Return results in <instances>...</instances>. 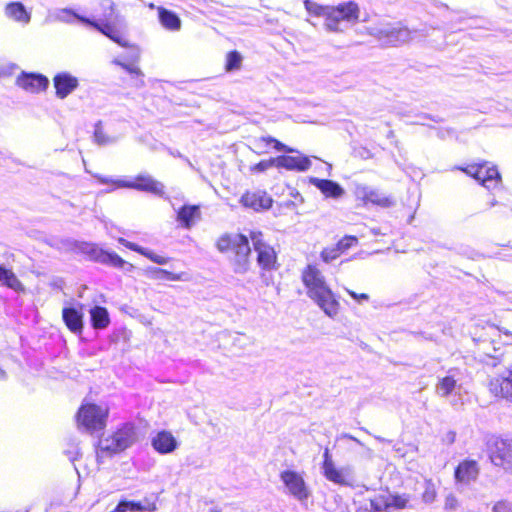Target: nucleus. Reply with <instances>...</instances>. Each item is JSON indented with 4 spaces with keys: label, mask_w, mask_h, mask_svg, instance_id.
<instances>
[{
    "label": "nucleus",
    "mask_w": 512,
    "mask_h": 512,
    "mask_svg": "<svg viewBox=\"0 0 512 512\" xmlns=\"http://www.w3.org/2000/svg\"><path fill=\"white\" fill-rule=\"evenodd\" d=\"M302 280L308 289V296L328 317L335 318L339 313L340 303L327 286L322 273L315 266L308 265L302 273Z\"/></svg>",
    "instance_id": "1"
},
{
    "label": "nucleus",
    "mask_w": 512,
    "mask_h": 512,
    "mask_svg": "<svg viewBox=\"0 0 512 512\" xmlns=\"http://www.w3.org/2000/svg\"><path fill=\"white\" fill-rule=\"evenodd\" d=\"M217 249L231 252L230 262L237 274H245L250 268V246L248 238L242 234H225L217 241Z\"/></svg>",
    "instance_id": "2"
},
{
    "label": "nucleus",
    "mask_w": 512,
    "mask_h": 512,
    "mask_svg": "<svg viewBox=\"0 0 512 512\" xmlns=\"http://www.w3.org/2000/svg\"><path fill=\"white\" fill-rule=\"evenodd\" d=\"M359 15V6L353 1L344 2L337 6H329L324 18V27L328 32H343L342 24L356 23Z\"/></svg>",
    "instance_id": "3"
},
{
    "label": "nucleus",
    "mask_w": 512,
    "mask_h": 512,
    "mask_svg": "<svg viewBox=\"0 0 512 512\" xmlns=\"http://www.w3.org/2000/svg\"><path fill=\"white\" fill-rule=\"evenodd\" d=\"M137 440V433L134 425L125 424L118 429L112 436L99 441L98 457L105 454L111 455L124 451Z\"/></svg>",
    "instance_id": "4"
},
{
    "label": "nucleus",
    "mask_w": 512,
    "mask_h": 512,
    "mask_svg": "<svg viewBox=\"0 0 512 512\" xmlns=\"http://www.w3.org/2000/svg\"><path fill=\"white\" fill-rule=\"evenodd\" d=\"M486 450L493 465L512 472V438L491 436L486 442Z\"/></svg>",
    "instance_id": "5"
},
{
    "label": "nucleus",
    "mask_w": 512,
    "mask_h": 512,
    "mask_svg": "<svg viewBox=\"0 0 512 512\" xmlns=\"http://www.w3.org/2000/svg\"><path fill=\"white\" fill-rule=\"evenodd\" d=\"M107 417V407L96 404H83L77 413V422L80 427L93 433L105 428Z\"/></svg>",
    "instance_id": "6"
},
{
    "label": "nucleus",
    "mask_w": 512,
    "mask_h": 512,
    "mask_svg": "<svg viewBox=\"0 0 512 512\" xmlns=\"http://www.w3.org/2000/svg\"><path fill=\"white\" fill-rule=\"evenodd\" d=\"M102 183H113L117 187L131 188L138 191L152 193L154 195L162 197L164 195L163 183L155 180L148 174H139L132 181L126 180H109L107 178H99Z\"/></svg>",
    "instance_id": "7"
},
{
    "label": "nucleus",
    "mask_w": 512,
    "mask_h": 512,
    "mask_svg": "<svg viewBox=\"0 0 512 512\" xmlns=\"http://www.w3.org/2000/svg\"><path fill=\"white\" fill-rule=\"evenodd\" d=\"M353 194L356 200L361 201L364 206L373 204L382 208H389L395 204L393 197L388 196L369 185L359 182L353 183Z\"/></svg>",
    "instance_id": "8"
},
{
    "label": "nucleus",
    "mask_w": 512,
    "mask_h": 512,
    "mask_svg": "<svg viewBox=\"0 0 512 512\" xmlns=\"http://www.w3.org/2000/svg\"><path fill=\"white\" fill-rule=\"evenodd\" d=\"M254 250L257 253V263L264 270H272L276 268L277 255L274 248L266 243L263 234L260 231L250 232Z\"/></svg>",
    "instance_id": "9"
},
{
    "label": "nucleus",
    "mask_w": 512,
    "mask_h": 512,
    "mask_svg": "<svg viewBox=\"0 0 512 512\" xmlns=\"http://www.w3.org/2000/svg\"><path fill=\"white\" fill-rule=\"evenodd\" d=\"M280 479L284 483L290 495L299 501L309 498L310 492L303 476L293 470H284L280 473Z\"/></svg>",
    "instance_id": "10"
},
{
    "label": "nucleus",
    "mask_w": 512,
    "mask_h": 512,
    "mask_svg": "<svg viewBox=\"0 0 512 512\" xmlns=\"http://www.w3.org/2000/svg\"><path fill=\"white\" fill-rule=\"evenodd\" d=\"M456 169L465 172L467 175L471 176L483 185L500 179V174L497 168L487 162L470 164L466 167H456Z\"/></svg>",
    "instance_id": "11"
},
{
    "label": "nucleus",
    "mask_w": 512,
    "mask_h": 512,
    "mask_svg": "<svg viewBox=\"0 0 512 512\" xmlns=\"http://www.w3.org/2000/svg\"><path fill=\"white\" fill-rule=\"evenodd\" d=\"M380 40H383L386 44L398 45L407 43L414 38L413 32L405 27H393V28H382L375 32H372Z\"/></svg>",
    "instance_id": "12"
},
{
    "label": "nucleus",
    "mask_w": 512,
    "mask_h": 512,
    "mask_svg": "<svg viewBox=\"0 0 512 512\" xmlns=\"http://www.w3.org/2000/svg\"><path fill=\"white\" fill-rule=\"evenodd\" d=\"M48 84V78L42 74L22 72L16 78V85L30 93L45 91Z\"/></svg>",
    "instance_id": "13"
},
{
    "label": "nucleus",
    "mask_w": 512,
    "mask_h": 512,
    "mask_svg": "<svg viewBox=\"0 0 512 512\" xmlns=\"http://www.w3.org/2000/svg\"><path fill=\"white\" fill-rule=\"evenodd\" d=\"M488 389L495 397L512 402V370H509L506 376L491 379Z\"/></svg>",
    "instance_id": "14"
},
{
    "label": "nucleus",
    "mask_w": 512,
    "mask_h": 512,
    "mask_svg": "<svg viewBox=\"0 0 512 512\" xmlns=\"http://www.w3.org/2000/svg\"><path fill=\"white\" fill-rule=\"evenodd\" d=\"M479 474V465L476 460L465 459L454 470L456 484L468 485L475 481Z\"/></svg>",
    "instance_id": "15"
},
{
    "label": "nucleus",
    "mask_w": 512,
    "mask_h": 512,
    "mask_svg": "<svg viewBox=\"0 0 512 512\" xmlns=\"http://www.w3.org/2000/svg\"><path fill=\"white\" fill-rule=\"evenodd\" d=\"M324 477L335 484L341 486H354L353 471L349 466L338 468L335 464H329L322 470Z\"/></svg>",
    "instance_id": "16"
},
{
    "label": "nucleus",
    "mask_w": 512,
    "mask_h": 512,
    "mask_svg": "<svg viewBox=\"0 0 512 512\" xmlns=\"http://www.w3.org/2000/svg\"><path fill=\"white\" fill-rule=\"evenodd\" d=\"M56 96L65 99L79 85L78 79L67 72H61L53 78Z\"/></svg>",
    "instance_id": "17"
},
{
    "label": "nucleus",
    "mask_w": 512,
    "mask_h": 512,
    "mask_svg": "<svg viewBox=\"0 0 512 512\" xmlns=\"http://www.w3.org/2000/svg\"><path fill=\"white\" fill-rule=\"evenodd\" d=\"M240 201L245 207L255 211L268 209L272 205L271 197L264 191L247 192Z\"/></svg>",
    "instance_id": "18"
},
{
    "label": "nucleus",
    "mask_w": 512,
    "mask_h": 512,
    "mask_svg": "<svg viewBox=\"0 0 512 512\" xmlns=\"http://www.w3.org/2000/svg\"><path fill=\"white\" fill-rule=\"evenodd\" d=\"M139 58H140V53H139V51L136 50L130 55L129 62H125L121 58H115L112 61V63L117 66H120L125 71H127L129 74H131L133 77H135L137 80L135 83L136 87H143L145 85L144 80H143L144 75H143L142 71L140 70V68L136 65Z\"/></svg>",
    "instance_id": "19"
},
{
    "label": "nucleus",
    "mask_w": 512,
    "mask_h": 512,
    "mask_svg": "<svg viewBox=\"0 0 512 512\" xmlns=\"http://www.w3.org/2000/svg\"><path fill=\"white\" fill-rule=\"evenodd\" d=\"M310 183L317 187L327 198L339 199L345 194L344 189L332 180L312 177Z\"/></svg>",
    "instance_id": "20"
},
{
    "label": "nucleus",
    "mask_w": 512,
    "mask_h": 512,
    "mask_svg": "<svg viewBox=\"0 0 512 512\" xmlns=\"http://www.w3.org/2000/svg\"><path fill=\"white\" fill-rule=\"evenodd\" d=\"M276 167L285 168L287 170L306 171L311 166L309 158L300 156H278L275 158Z\"/></svg>",
    "instance_id": "21"
},
{
    "label": "nucleus",
    "mask_w": 512,
    "mask_h": 512,
    "mask_svg": "<svg viewBox=\"0 0 512 512\" xmlns=\"http://www.w3.org/2000/svg\"><path fill=\"white\" fill-rule=\"evenodd\" d=\"M62 319L67 328L74 334L83 331V313L73 307H65L62 310Z\"/></svg>",
    "instance_id": "22"
},
{
    "label": "nucleus",
    "mask_w": 512,
    "mask_h": 512,
    "mask_svg": "<svg viewBox=\"0 0 512 512\" xmlns=\"http://www.w3.org/2000/svg\"><path fill=\"white\" fill-rule=\"evenodd\" d=\"M89 253L94 260L103 264H108L117 268H123L125 265H128V263H126V261L116 253L107 252L98 247H91ZM129 266L132 268L131 264H129Z\"/></svg>",
    "instance_id": "23"
},
{
    "label": "nucleus",
    "mask_w": 512,
    "mask_h": 512,
    "mask_svg": "<svg viewBox=\"0 0 512 512\" xmlns=\"http://www.w3.org/2000/svg\"><path fill=\"white\" fill-rule=\"evenodd\" d=\"M81 22L87 25H90L101 32L103 35L110 38L115 43L119 44L122 47H128V41L125 40L119 31H117L112 25L105 23L100 24L98 22L92 21L88 18H81Z\"/></svg>",
    "instance_id": "24"
},
{
    "label": "nucleus",
    "mask_w": 512,
    "mask_h": 512,
    "mask_svg": "<svg viewBox=\"0 0 512 512\" xmlns=\"http://www.w3.org/2000/svg\"><path fill=\"white\" fill-rule=\"evenodd\" d=\"M152 446L157 452L168 454L177 448L178 443L170 432L161 431L152 439Z\"/></svg>",
    "instance_id": "25"
},
{
    "label": "nucleus",
    "mask_w": 512,
    "mask_h": 512,
    "mask_svg": "<svg viewBox=\"0 0 512 512\" xmlns=\"http://www.w3.org/2000/svg\"><path fill=\"white\" fill-rule=\"evenodd\" d=\"M201 212L197 205H184L177 213V220L182 224L183 227L191 228L195 221L200 219Z\"/></svg>",
    "instance_id": "26"
},
{
    "label": "nucleus",
    "mask_w": 512,
    "mask_h": 512,
    "mask_svg": "<svg viewBox=\"0 0 512 512\" xmlns=\"http://www.w3.org/2000/svg\"><path fill=\"white\" fill-rule=\"evenodd\" d=\"M5 15L17 22L28 24L31 20V14L20 2H11L5 7Z\"/></svg>",
    "instance_id": "27"
},
{
    "label": "nucleus",
    "mask_w": 512,
    "mask_h": 512,
    "mask_svg": "<svg viewBox=\"0 0 512 512\" xmlns=\"http://www.w3.org/2000/svg\"><path fill=\"white\" fill-rule=\"evenodd\" d=\"M91 325L94 329H105L110 324L108 310L102 306H94L90 309Z\"/></svg>",
    "instance_id": "28"
},
{
    "label": "nucleus",
    "mask_w": 512,
    "mask_h": 512,
    "mask_svg": "<svg viewBox=\"0 0 512 512\" xmlns=\"http://www.w3.org/2000/svg\"><path fill=\"white\" fill-rule=\"evenodd\" d=\"M158 17L161 25L170 31H179L181 28V20L176 13L165 9L163 7L158 8Z\"/></svg>",
    "instance_id": "29"
},
{
    "label": "nucleus",
    "mask_w": 512,
    "mask_h": 512,
    "mask_svg": "<svg viewBox=\"0 0 512 512\" xmlns=\"http://www.w3.org/2000/svg\"><path fill=\"white\" fill-rule=\"evenodd\" d=\"M0 281H2L7 287L13 289L16 292H23L24 286L17 278V276L11 271L0 265Z\"/></svg>",
    "instance_id": "30"
},
{
    "label": "nucleus",
    "mask_w": 512,
    "mask_h": 512,
    "mask_svg": "<svg viewBox=\"0 0 512 512\" xmlns=\"http://www.w3.org/2000/svg\"><path fill=\"white\" fill-rule=\"evenodd\" d=\"M148 273L151 274V278L153 279H168L172 281H179L183 279V274H175L160 268H151L148 270Z\"/></svg>",
    "instance_id": "31"
},
{
    "label": "nucleus",
    "mask_w": 512,
    "mask_h": 512,
    "mask_svg": "<svg viewBox=\"0 0 512 512\" xmlns=\"http://www.w3.org/2000/svg\"><path fill=\"white\" fill-rule=\"evenodd\" d=\"M94 140L98 145H107L116 142V138L107 136L102 128L101 122L95 125Z\"/></svg>",
    "instance_id": "32"
},
{
    "label": "nucleus",
    "mask_w": 512,
    "mask_h": 512,
    "mask_svg": "<svg viewBox=\"0 0 512 512\" xmlns=\"http://www.w3.org/2000/svg\"><path fill=\"white\" fill-rule=\"evenodd\" d=\"M304 7L310 14L321 16L323 18H325L326 12L329 8V6H322L310 0L304 1Z\"/></svg>",
    "instance_id": "33"
},
{
    "label": "nucleus",
    "mask_w": 512,
    "mask_h": 512,
    "mask_svg": "<svg viewBox=\"0 0 512 512\" xmlns=\"http://www.w3.org/2000/svg\"><path fill=\"white\" fill-rule=\"evenodd\" d=\"M56 18L59 21L65 22V23H71L72 19H77L81 22V18H84L83 16H80L79 14L75 13L71 9L64 8L57 12Z\"/></svg>",
    "instance_id": "34"
},
{
    "label": "nucleus",
    "mask_w": 512,
    "mask_h": 512,
    "mask_svg": "<svg viewBox=\"0 0 512 512\" xmlns=\"http://www.w3.org/2000/svg\"><path fill=\"white\" fill-rule=\"evenodd\" d=\"M242 57L237 51L229 52L227 55L226 69L228 71L238 69L241 65Z\"/></svg>",
    "instance_id": "35"
},
{
    "label": "nucleus",
    "mask_w": 512,
    "mask_h": 512,
    "mask_svg": "<svg viewBox=\"0 0 512 512\" xmlns=\"http://www.w3.org/2000/svg\"><path fill=\"white\" fill-rule=\"evenodd\" d=\"M341 250L336 244L334 247H328L323 249L321 252V258L324 262L329 263L332 260L337 259L341 255Z\"/></svg>",
    "instance_id": "36"
},
{
    "label": "nucleus",
    "mask_w": 512,
    "mask_h": 512,
    "mask_svg": "<svg viewBox=\"0 0 512 512\" xmlns=\"http://www.w3.org/2000/svg\"><path fill=\"white\" fill-rule=\"evenodd\" d=\"M130 503V511H149L153 512L157 509L156 504L154 502L145 501L144 504L141 502L129 501Z\"/></svg>",
    "instance_id": "37"
},
{
    "label": "nucleus",
    "mask_w": 512,
    "mask_h": 512,
    "mask_svg": "<svg viewBox=\"0 0 512 512\" xmlns=\"http://www.w3.org/2000/svg\"><path fill=\"white\" fill-rule=\"evenodd\" d=\"M261 143L271 144L274 143V147L278 151H285V152H292V149L288 148L283 143L279 142L278 140L272 138V137H262L256 141V145L260 146Z\"/></svg>",
    "instance_id": "38"
},
{
    "label": "nucleus",
    "mask_w": 512,
    "mask_h": 512,
    "mask_svg": "<svg viewBox=\"0 0 512 512\" xmlns=\"http://www.w3.org/2000/svg\"><path fill=\"white\" fill-rule=\"evenodd\" d=\"M390 504L382 496L375 497L370 500V511L380 512L387 508Z\"/></svg>",
    "instance_id": "39"
},
{
    "label": "nucleus",
    "mask_w": 512,
    "mask_h": 512,
    "mask_svg": "<svg viewBox=\"0 0 512 512\" xmlns=\"http://www.w3.org/2000/svg\"><path fill=\"white\" fill-rule=\"evenodd\" d=\"M276 166L275 158L269 160H262L251 167L252 172H264L267 169Z\"/></svg>",
    "instance_id": "40"
},
{
    "label": "nucleus",
    "mask_w": 512,
    "mask_h": 512,
    "mask_svg": "<svg viewBox=\"0 0 512 512\" xmlns=\"http://www.w3.org/2000/svg\"><path fill=\"white\" fill-rule=\"evenodd\" d=\"M357 242L358 240L355 236H345L337 243V245L343 253L344 251L357 244Z\"/></svg>",
    "instance_id": "41"
},
{
    "label": "nucleus",
    "mask_w": 512,
    "mask_h": 512,
    "mask_svg": "<svg viewBox=\"0 0 512 512\" xmlns=\"http://www.w3.org/2000/svg\"><path fill=\"white\" fill-rule=\"evenodd\" d=\"M119 242L122 243L123 245H125L130 250L138 252V253H140L143 256H145V254L148 251L146 248L140 247L139 245H137L135 243H132V242H129V241L123 239V238H120Z\"/></svg>",
    "instance_id": "42"
},
{
    "label": "nucleus",
    "mask_w": 512,
    "mask_h": 512,
    "mask_svg": "<svg viewBox=\"0 0 512 512\" xmlns=\"http://www.w3.org/2000/svg\"><path fill=\"white\" fill-rule=\"evenodd\" d=\"M145 257H147L148 259H150L152 262L156 263V264H159V265H164V264H167L169 259L167 257H164V256H161V255H158V254H155L154 252L152 251H147V253L145 254Z\"/></svg>",
    "instance_id": "43"
},
{
    "label": "nucleus",
    "mask_w": 512,
    "mask_h": 512,
    "mask_svg": "<svg viewBox=\"0 0 512 512\" xmlns=\"http://www.w3.org/2000/svg\"><path fill=\"white\" fill-rule=\"evenodd\" d=\"M347 293L353 298L355 299L356 301L358 302H362V301H367L369 299V296L368 294H365V293H361V294H358L352 290H349V289H346Z\"/></svg>",
    "instance_id": "44"
},
{
    "label": "nucleus",
    "mask_w": 512,
    "mask_h": 512,
    "mask_svg": "<svg viewBox=\"0 0 512 512\" xmlns=\"http://www.w3.org/2000/svg\"><path fill=\"white\" fill-rule=\"evenodd\" d=\"M323 458H324V460H323V464H322V470L327 468L328 463L334 464L328 448H325L324 453H323Z\"/></svg>",
    "instance_id": "45"
},
{
    "label": "nucleus",
    "mask_w": 512,
    "mask_h": 512,
    "mask_svg": "<svg viewBox=\"0 0 512 512\" xmlns=\"http://www.w3.org/2000/svg\"><path fill=\"white\" fill-rule=\"evenodd\" d=\"M130 510L129 501H120L115 508V512H127Z\"/></svg>",
    "instance_id": "46"
},
{
    "label": "nucleus",
    "mask_w": 512,
    "mask_h": 512,
    "mask_svg": "<svg viewBox=\"0 0 512 512\" xmlns=\"http://www.w3.org/2000/svg\"><path fill=\"white\" fill-rule=\"evenodd\" d=\"M439 392L443 395V396H446L448 395V377H444L441 381V384H440V387H439Z\"/></svg>",
    "instance_id": "47"
},
{
    "label": "nucleus",
    "mask_w": 512,
    "mask_h": 512,
    "mask_svg": "<svg viewBox=\"0 0 512 512\" xmlns=\"http://www.w3.org/2000/svg\"><path fill=\"white\" fill-rule=\"evenodd\" d=\"M393 505H395L398 508H403L406 505V499L399 496L394 497Z\"/></svg>",
    "instance_id": "48"
},
{
    "label": "nucleus",
    "mask_w": 512,
    "mask_h": 512,
    "mask_svg": "<svg viewBox=\"0 0 512 512\" xmlns=\"http://www.w3.org/2000/svg\"><path fill=\"white\" fill-rule=\"evenodd\" d=\"M505 507V505L503 503H497L494 508H493V511L494 512H501V509H503Z\"/></svg>",
    "instance_id": "49"
},
{
    "label": "nucleus",
    "mask_w": 512,
    "mask_h": 512,
    "mask_svg": "<svg viewBox=\"0 0 512 512\" xmlns=\"http://www.w3.org/2000/svg\"><path fill=\"white\" fill-rule=\"evenodd\" d=\"M345 437L352 439V440L356 441L357 443H360L359 440H357L355 437H353L351 435H345Z\"/></svg>",
    "instance_id": "50"
},
{
    "label": "nucleus",
    "mask_w": 512,
    "mask_h": 512,
    "mask_svg": "<svg viewBox=\"0 0 512 512\" xmlns=\"http://www.w3.org/2000/svg\"><path fill=\"white\" fill-rule=\"evenodd\" d=\"M3 378H5V371L0 369V379H3Z\"/></svg>",
    "instance_id": "51"
},
{
    "label": "nucleus",
    "mask_w": 512,
    "mask_h": 512,
    "mask_svg": "<svg viewBox=\"0 0 512 512\" xmlns=\"http://www.w3.org/2000/svg\"><path fill=\"white\" fill-rule=\"evenodd\" d=\"M111 512H115V509L113 511H111Z\"/></svg>",
    "instance_id": "52"
}]
</instances>
